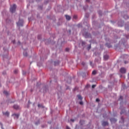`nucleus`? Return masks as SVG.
I'll return each mask as SVG.
<instances>
[{
    "label": "nucleus",
    "instance_id": "4468645a",
    "mask_svg": "<svg viewBox=\"0 0 129 129\" xmlns=\"http://www.w3.org/2000/svg\"><path fill=\"white\" fill-rule=\"evenodd\" d=\"M23 55H24V56H25V57H27V56H28V53H27L26 52H23Z\"/></svg>",
    "mask_w": 129,
    "mask_h": 129
},
{
    "label": "nucleus",
    "instance_id": "dca6fc26",
    "mask_svg": "<svg viewBox=\"0 0 129 129\" xmlns=\"http://www.w3.org/2000/svg\"><path fill=\"white\" fill-rule=\"evenodd\" d=\"M92 74L93 75H95V74H96V71H93L92 73Z\"/></svg>",
    "mask_w": 129,
    "mask_h": 129
},
{
    "label": "nucleus",
    "instance_id": "2f4dec72",
    "mask_svg": "<svg viewBox=\"0 0 129 129\" xmlns=\"http://www.w3.org/2000/svg\"><path fill=\"white\" fill-rule=\"evenodd\" d=\"M82 65H85V63L82 62Z\"/></svg>",
    "mask_w": 129,
    "mask_h": 129
},
{
    "label": "nucleus",
    "instance_id": "e433bc0d",
    "mask_svg": "<svg viewBox=\"0 0 129 129\" xmlns=\"http://www.w3.org/2000/svg\"><path fill=\"white\" fill-rule=\"evenodd\" d=\"M18 44H20V42H18Z\"/></svg>",
    "mask_w": 129,
    "mask_h": 129
},
{
    "label": "nucleus",
    "instance_id": "412c9836",
    "mask_svg": "<svg viewBox=\"0 0 129 129\" xmlns=\"http://www.w3.org/2000/svg\"><path fill=\"white\" fill-rule=\"evenodd\" d=\"M91 48V46L90 45L88 47V50H90V49Z\"/></svg>",
    "mask_w": 129,
    "mask_h": 129
},
{
    "label": "nucleus",
    "instance_id": "393cba45",
    "mask_svg": "<svg viewBox=\"0 0 129 129\" xmlns=\"http://www.w3.org/2000/svg\"><path fill=\"white\" fill-rule=\"evenodd\" d=\"M66 52H68V51H69V48H66Z\"/></svg>",
    "mask_w": 129,
    "mask_h": 129
},
{
    "label": "nucleus",
    "instance_id": "ddd939ff",
    "mask_svg": "<svg viewBox=\"0 0 129 129\" xmlns=\"http://www.w3.org/2000/svg\"><path fill=\"white\" fill-rule=\"evenodd\" d=\"M4 114L5 115H7V116H9V115H10V113L9 112H6Z\"/></svg>",
    "mask_w": 129,
    "mask_h": 129
},
{
    "label": "nucleus",
    "instance_id": "f3484780",
    "mask_svg": "<svg viewBox=\"0 0 129 129\" xmlns=\"http://www.w3.org/2000/svg\"><path fill=\"white\" fill-rule=\"evenodd\" d=\"M98 14H99V15H100V16H101V15H102V13L101 12V11H99L98 12Z\"/></svg>",
    "mask_w": 129,
    "mask_h": 129
},
{
    "label": "nucleus",
    "instance_id": "20e7f679",
    "mask_svg": "<svg viewBox=\"0 0 129 129\" xmlns=\"http://www.w3.org/2000/svg\"><path fill=\"white\" fill-rule=\"evenodd\" d=\"M102 124L103 126H106V125H108V122L103 121L102 123Z\"/></svg>",
    "mask_w": 129,
    "mask_h": 129
},
{
    "label": "nucleus",
    "instance_id": "a878e982",
    "mask_svg": "<svg viewBox=\"0 0 129 129\" xmlns=\"http://www.w3.org/2000/svg\"><path fill=\"white\" fill-rule=\"evenodd\" d=\"M96 101L97 102H99V99L97 98V99H96Z\"/></svg>",
    "mask_w": 129,
    "mask_h": 129
},
{
    "label": "nucleus",
    "instance_id": "6e6552de",
    "mask_svg": "<svg viewBox=\"0 0 129 129\" xmlns=\"http://www.w3.org/2000/svg\"><path fill=\"white\" fill-rule=\"evenodd\" d=\"M108 58H109V56H108V55H105L104 56V60H107V59H108Z\"/></svg>",
    "mask_w": 129,
    "mask_h": 129
},
{
    "label": "nucleus",
    "instance_id": "aec40b11",
    "mask_svg": "<svg viewBox=\"0 0 129 129\" xmlns=\"http://www.w3.org/2000/svg\"><path fill=\"white\" fill-rule=\"evenodd\" d=\"M79 103H80V104L81 105H83V101H80Z\"/></svg>",
    "mask_w": 129,
    "mask_h": 129
},
{
    "label": "nucleus",
    "instance_id": "5701e85b",
    "mask_svg": "<svg viewBox=\"0 0 129 129\" xmlns=\"http://www.w3.org/2000/svg\"><path fill=\"white\" fill-rule=\"evenodd\" d=\"M96 86V85H93L92 86V88H95Z\"/></svg>",
    "mask_w": 129,
    "mask_h": 129
},
{
    "label": "nucleus",
    "instance_id": "0eeeda50",
    "mask_svg": "<svg viewBox=\"0 0 129 129\" xmlns=\"http://www.w3.org/2000/svg\"><path fill=\"white\" fill-rule=\"evenodd\" d=\"M13 108H14V109H19L20 107L18 105H15L13 106Z\"/></svg>",
    "mask_w": 129,
    "mask_h": 129
},
{
    "label": "nucleus",
    "instance_id": "2eb2a0df",
    "mask_svg": "<svg viewBox=\"0 0 129 129\" xmlns=\"http://www.w3.org/2000/svg\"><path fill=\"white\" fill-rule=\"evenodd\" d=\"M58 64H59V61H54L55 66L58 65Z\"/></svg>",
    "mask_w": 129,
    "mask_h": 129
},
{
    "label": "nucleus",
    "instance_id": "423d86ee",
    "mask_svg": "<svg viewBox=\"0 0 129 129\" xmlns=\"http://www.w3.org/2000/svg\"><path fill=\"white\" fill-rule=\"evenodd\" d=\"M65 17L66 18V19L68 21H70V20H71V17H70V16H69V15H65Z\"/></svg>",
    "mask_w": 129,
    "mask_h": 129
},
{
    "label": "nucleus",
    "instance_id": "7c9ffc66",
    "mask_svg": "<svg viewBox=\"0 0 129 129\" xmlns=\"http://www.w3.org/2000/svg\"><path fill=\"white\" fill-rule=\"evenodd\" d=\"M83 120H80V123H81V122H83Z\"/></svg>",
    "mask_w": 129,
    "mask_h": 129
},
{
    "label": "nucleus",
    "instance_id": "f03ea898",
    "mask_svg": "<svg viewBox=\"0 0 129 129\" xmlns=\"http://www.w3.org/2000/svg\"><path fill=\"white\" fill-rule=\"evenodd\" d=\"M17 24L18 27H23V25L24 24V21L23 20L19 19V22H17Z\"/></svg>",
    "mask_w": 129,
    "mask_h": 129
},
{
    "label": "nucleus",
    "instance_id": "bb28decb",
    "mask_svg": "<svg viewBox=\"0 0 129 129\" xmlns=\"http://www.w3.org/2000/svg\"><path fill=\"white\" fill-rule=\"evenodd\" d=\"M74 121H75V120L73 119H71V121H73V122H74Z\"/></svg>",
    "mask_w": 129,
    "mask_h": 129
},
{
    "label": "nucleus",
    "instance_id": "6ab92c4d",
    "mask_svg": "<svg viewBox=\"0 0 129 129\" xmlns=\"http://www.w3.org/2000/svg\"><path fill=\"white\" fill-rule=\"evenodd\" d=\"M119 100H122V96H120Z\"/></svg>",
    "mask_w": 129,
    "mask_h": 129
},
{
    "label": "nucleus",
    "instance_id": "4be33fe9",
    "mask_svg": "<svg viewBox=\"0 0 129 129\" xmlns=\"http://www.w3.org/2000/svg\"><path fill=\"white\" fill-rule=\"evenodd\" d=\"M14 73H15V74H17V73H18V70H15V71H14Z\"/></svg>",
    "mask_w": 129,
    "mask_h": 129
},
{
    "label": "nucleus",
    "instance_id": "f704fd0d",
    "mask_svg": "<svg viewBox=\"0 0 129 129\" xmlns=\"http://www.w3.org/2000/svg\"><path fill=\"white\" fill-rule=\"evenodd\" d=\"M90 64H91H91H92V62H90Z\"/></svg>",
    "mask_w": 129,
    "mask_h": 129
},
{
    "label": "nucleus",
    "instance_id": "f8f14e48",
    "mask_svg": "<svg viewBox=\"0 0 129 129\" xmlns=\"http://www.w3.org/2000/svg\"><path fill=\"white\" fill-rule=\"evenodd\" d=\"M13 115H15L16 116L17 118H19V116H20V115L19 114H13Z\"/></svg>",
    "mask_w": 129,
    "mask_h": 129
},
{
    "label": "nucleus",
    "instance_id": "c85d7f7f",
    "mask_svg": "<svg viewBox=\"0 0 129 129\" xmlns=\"http://www.w3.org/2000/svg\"><path fill=\"white\" fill-rule=\"evenodd\" d=\"M122 113H123V111H121L120 112V114H122Z\"/></svg>",
    "mask_w": 129,
    "mask_h": 129
},
{
    "label": "nucleus",
    "instance_id": "a211bd4d",
    "mask_svg": "<svg viewBox=\"0 0 129 129\" xmlns=\"http://www.w3.org/2000/svg\"><path fill=\"white\" fill-rule=\"evenodd\" d=\"M73 18L74 19H75V20H76V19H77V15H74Z\"/></svg>",
    "mask_w": 129,
    "mask_h": 129
},
{
    "label": "nucleus",
    "instance_id": "f257e3e1",
    "mask_svg": "<svg viewBox=\"0 0 129 129\" xmlns=\"http://www.w3.org/2000/svg\"><path fill=\"white\" fill-rule=\"evenodd\" d=\"M16 9H17V6L16 5H13V6H11L10 12L11 13H15L16 12Z\"/></svg>",
    "mask_w": 129,
    "mask_h": 129
},
{
    "label": "nucleus",
    "instance_id": "58836bf2",
    "mask_svg": "<svg viewBox=\"0 0 129 129\" xmlns=\"http://www.w3.org/2000/svg\"><path fill=\"white\" fill-rule=\"evenodd\" d=\"M36 124H38L37 123H35Z\"/></svg>",
    "mask_w": 129,
    "mask_h": 129
},
{
    "label": "nucleus",
    "instance_id": "c9c22d12",
    "mask_svg": "<svg viewBox=\"0 0 129 129\" xmlns=\"http://www.w3.org/2000/svg\"><path fill=\"white\" fill-rule=\"evenodd\" d=\"M110 47H111V46H108V48H110Z\"/></svg>",
    "mask_w": 129,
    "mask_h": 129
},
{
    "label": "nucleus",
    "instance_id": "1a4fd4ad",
    "mask_svg": "<svg viewBox=\"0 0 129 129\" xmlns=\"http://www.w3.org/2000/svg\"><path fill=\"white\" fill-rule=\"evenodd\" d=\"M77 96L78 99H80V100H82V97L81 96V95H78Z\"/></svg>",
    "mask_w": 129,
    "mask_h": 129
},
{
    "label": "nucleus",
    "instance_id": "4c0bfd02",
    "mask_svg": "<svg viewBox=\"0 0 129 129\" xmlns=\"http://www.w3.org/2000/svg\"><path fill=\"white\" fill-rule=\"evenodd\" d=\"M125 64H126V62L125 61Z\"/></svg>",
    "mask_w": 129,
    "mask_h": 129
},
{
    "label": "nucleus",
    "instance_id": "c756f323",
    "mask_svg": "<svg viewBox=\"0 0 129 129\" xmlns=\"http://www.w3.org/2000/svg\"><path fill=\"white\" fill-rule=\"evenodd\" d=\"M90 0H86V2H87L88 3H89Z\"/></svg>",
    "mask_w": 129,
    "mask_h": 129
},
{
    "label": "nucleus",
    "instance_id": "39448f33",
    "mask_svg": "<svg viewBox=\"0 0 129 129\" xmlns=\"http://www.w3.org/2000/svg\"><path fill=\"white\" fill-rule=\"evenodd\" d=\"M125 72H126V70L124 68H122L120 70V72H121L122 74L125 73Z\"/></svg>",
    "mask_w": 129,
    "mask_h": 129
},
{
    "label": "nucleus",
    "instance_id": "9d476101",
    "mask_svg": "<svg viewBox=\"0 0 129 129\" xmlns=\"http://www.w3.org/2000/svg\"><path fill=\"white\" fill-rule=\"evenodd\" d=\"M120 122H122L123 123V122H124V118H123V117H121V121H120Z\"/></svg>",
    "mask_w": 129,
    "mask_h": 129
},
{
    "label": "nucleus",
    "instance_id": "72a5a7b5",
    "mask_svg": "<svg viewBox=\"0 0 129 129\" xmlns=\"http://www.w3.org/2000/svg\"><path fill=\"white\" fill-rule=\"evenodd\" d=\"M38 107H40V104H38Z\"/></svg>",
    "mask_w": 129,
    "mask_h": 129
},
{
    "label": "nucleus",
    "instance_id": "473e14b6",
    "mask_svg": "<svg viewBox=\"0 0 129 129\" xmlns=\"http://www.w3.org/2000/svg\"><path fill=\"white\" fill-rule=\"evenodd\" d=\"M12 42H13V44H15V40L13 41Z\"/></svg>",
    "mask_w": 129,
    "mask_h": 129
},
{
    "label": "nucleus",
    "instance_id": "7ed1b4c3",
    "mask_svg": "<svg viewBox=\"0 0 129 129\" xmlns=\"http://www.w3.org/2000/svg\"><path fill=\"white\" fill-rule=\"evenodd\" d=\"M110 120L112 123H114V122H116L117 120L114 118H111Z\"/></svg>",
    "mask_w": 129,
    "mask_h": 129
},
{
    "label": "nucleus",
    "instance_id": "cd10ccee",
    "mask_svg": "<svg viewBox=\"0 0 129 129\" xmlns=\"http://www.w3.org/2000/svg\"><path fill=\"white\" fill-rule=\"evenodd\" d=\"M67 129H70V127H69V126H67L66 127Z\"/></svg>",
    "mask_w": 129,
    "mask_h": 129
},
{
    "label": "nucleus",
    "instance_id": "9b49d317",
    "mask_svg": "<svg viewBox=\"0 0 129 129\" xmlns=\"http://www.w3.org/2000/svg\"><path fill=\"white\" fill-rule=\"evenodd\" d=\"M3 93L5 94V95H9V92H8V91H4L3 92Z\"/></svg>",
    "mask_w": 129,
    "mask_h": 129
},
{
    "label": "nucleus",
    "instance_id": "b1692460",
    "mask_svg": "<svg viewBox=\"0 0 129 129\" xmlns=\"http://www.w3.org/2000/svg\"><path fill=\"white\" fill-rule=\"evenodd\" d=\"M82 44L83 46V45H85V42L82 41Z\"/></svg>",
    "mask_w": 129,
    "mask_h": 129
}]
</instances>
